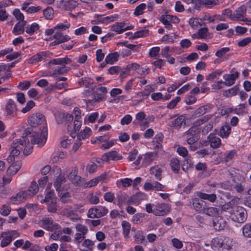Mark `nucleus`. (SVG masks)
Here are the masks:
<instances>
[{
    "instance_id": "1",
    "label": "nucleus",
    "mask_w": 251,
    "mask_h": 251,
    "mask_svg": "<svg viewBox=\"0 0 251 251\" xmlns=\"http://www.w3.org/2000/svg\"><path fill=\"white\" fill-rule=\"evenodd\" d=\"M229 217L233 221L238 223H244L247 218L246 210L240 206H234Z\"/></svg>"
},
{
    "instance_id": "2",
    "label": "nucleus",
    "mask_w": 251,
    "mask_h": 251,
    "mask_svg": "<svg viewBox=\"0 0 251 251\" xmlns=\"http://www.w3.org/2000/svg\"><path fill=\"white\" fill-rule=\"evenodd\" d=\"M48 136V128L46 126H44L40 135L37 133L29 135L27 136L30 140L31 144H37L39 147L43 146L46 143Z\"/></svg>"
},
{
    "instance_id": "3",
    "label": "nucleus",
    "mask_w": 251,
    "mask_h": 251,
    "mask_svg": "<svg viewBox=\"0 0 251 251\" xmlns=\"http://www.w3.org/2000/svg\"><path fill=\"white\" fill-rule=\"evenodd\" d=\"M20 233L16 230H8L2 232L0 233V239L2 240L0 242V246L4 248L10 245L12 241L16 238L19 237Z\"/></svg>"
},
{
    "instance_id": "4",
    "label": "nucleus",
    "mask_w": 251,
    "mask_h": 251,
    "mask_svg": "<svg viewBox=\"0 0 251 251\" xmlns=\"http://www.w3.org/2000/svg\"><path fill=\"white\" fill-rule=\"evenodd\" d=\"M32 129L31 128H27L25 131V132L23 134L22 137L24 139V146L25 148L24 150V154L25 155L30 154L32 152V145L31 142H30V139L27 136L31 134Z\"/></svg>"
},
{
    "instance_id": "5",
    "label": "nucleus",
    "mask_w": 251,
    "mask_h": 251,
    "mask_svg": "<svg viewBox=\"0 0 251 251\" xmlns=\"http://www.w3.org/2000/svg\"><path fill=\"white\" fill-rule=\"evenodd\" d=\"M44 115L40 113H35L30 115L28 119V124L32 127H36L45 122Z\"/></svg>"
},
{
    "instance_id": "6",
    "label": "nucleus",
    "mask_w": 251,
    "mask_h": 251,
    "mask_svg": "<svg viewBox=\"0 0 251 251\" xmlns=\"http://www.w3.org/2000/svg\"><path fill=\"white\" fill-rule=\"evenodd\" d=\"M108 210L104 206L90 208L88 212V217L90 218H100L107 214Z\"/></svg>"
},
{
    "instance_id": "7",
    "label": "nucleus",
    "mask_w": 251,
    "mask_h": 251,
    "mask_svg": "<svg viewBox=\"0 0 251 251\" xmlns=\"http://www.w3.org/2000/svg\"><path fill=\"white\" fill-rule=\"evenodd\" d=\"M78 172V168L74 167L68 175V178L73 184L80 185L83 183L84 179L77 175Z\"/></svg>"
},
{
    "instance_id": "8",
    "label": "nucleus",
    "mask_w": 251,
    "mask_h": 251,
    "mask_svg": "<svg viewBox=\"0 0 251 251\" xmlns=\"http://www.w3.org/2000/svg\"><path fill=\"white\" fill-rule=\"evenodd\" d=\"M117 205L121 208L123 209L126 204L131 205V197H129L125 193H120L117 195Z\"/></svg>"
},
{
    "instance_id": "9",
    "label": "nucleus",
    "mask_w": 251,
    "mask_h": 251,
    "mask_svg": "<svg viewBox=\"0 0 251 251\" xmlns=\"http://www.w3.org/2000/svg\"><path fill=\"white\" fill-rule=\"evenodd\" d=\"M57 6L65 10H70L77 6V3L74 0H60L57 1Z\"/></svg>"
},
{
    "instance_id": "10",
    "label": "nucleus",
    "mask_w": 251,
    "mask_h": 251,
    "mask_svg": "<svg viewBox=\"0 0 251 251\" xmlns=\"http://www.w3.org/2000/svg\"><path fill=\"white\" fill-rule=\"evenodd\" d=\"M247 12L246 6L242 5L237 8L233 13V21H247V18H245Z\"/></svg>"
},
{
    "instance_id": "11",
    "label": "nucleus",
    "mask_w": 251,
    "mask_h": 251,
    "mask_svg": "<svg viewBox=\"0 0 251 251\" xmlns=\"http://www.w3.org/2000/svg\"><path fill=\"white\" fill-rule=\"evenodd\" d=\"M175 20H177L178 18L176 17L169 15H163L159 19L160 21L164 24L165 28L168 30L171 29L172 26V23H174Z\"/></svg>"
},
{
    "instance_id": "12",
    "label": "nucleus",
    "mask_w": 251,
    "mask_h": 251,
    "mask_svg": "<svg viewBox=\"0 0 251 251\" xmlns=\"http://www.w3.org/2000/svg\"><path fill=\"white\" fill-rule=\"evenodd\" d=\"M70 70V68L66 65L62 66L60 67H57L54 69L52 72H49L46 75H44L43 76H50L52 77H58L60 75H63L67 74Z\"/></svg>"
},
{
    "instance_id": "13",
    "label": "nucleus",
    "mask_w": 251,
    "mask_h": 251,
    "mask_svg": "<svg viewBox=\"0 0 251 251\" xmlns=\"http://www.w3.org/2000/svg\"><path fill=\"white\" fill-rule=\"evenodd\" d=\"M50 54V52L48 51L40 52L30 57L28 62L32 64H36L44 60Z\"/></svg>"
},
{
    "instance_id": "14",
    "label": "nucleus",
    "mask_w": 251,
    "mask_h": 251,
    "mask_svg": "<svg viewBox=\"0 0 251 251\" xmlns=\"http://www.w3.org/2000/svg\"><path fill=\"white\" fill-rule=\"evenodd\" d=\"M122 155L118 153L116 151H112L104 153L102 156V159L103 161L108 162L110 160L117 161L122 159Z\"/></svg>"
},
{
    "instance_id": "15",
    "label": "nucleus",
    "mask_w": 251,
    "mask_h": 251,
    "mask_svg": "<svg viewBox=\"0 0 251 251\" xmlns=\"http://www.w3.org/2000/svg\"><path fill=\"white\" fill-rule=\"evenodd\" d=\"M133 28V26L132 25L126 26V24L124 22H117L112 26L111 30L118 34H120Z\"/></svg>"
},
{
    "instance_id": "16",
    "label": "nucleus",
    "mask_w": 251,
    "mask_h": 251,
    "mask_svg": "<svg viewBox=\"0 0 251 251\" xmlns=\"http://www.w3.org/2000/svg\"><path fill=\"white\" fill-rule=\"evenodd\" d=\"M42 224V226L45 229L49 231H52L55 228H57L56 227L58 226V225H55L53 223V221L51 218H45L41 221Z\"/></svg>"
},
{
    "instance_id": "17",
    "label": "nucleus",
    "mask_w": 251,
    "mask_h": 251,
    "mask_svg": "<svg viewBox=\"0 0 251 251\" xmlns=\"http://www.w3.org/2000/svg\"><path fill=\"white\" fill-rule=\"evenodd\" d=\"M210 147L213 149H217L221 145V139L214 133H211L207 138Z\"/></svg>"
},
{
    "instance_id": "18",
    "label": "nucleus",
    "mask_w": 251,
    "mask_h": 251,
    "mask_svg": "<svg viewBox=\"0 0 251 251\" xmlns=\"http://www.w3.org/2000/svg\"><path fill=\"white\" fill-rule=\"evenodd\" d=\"M239 76V73L235 72L231 74H226L223 75V78L225 80L224 84L227 86H230L235 83L236 79Z\"/></svg>"
},
{
    "instance_id": "19",
    "label": "nucleus",
    "mask_w": 251,
    "mask_h": 251,
    "mask_svg": "<svg viewBox=\"0 0 251 251\" xmlns=\"http://www.w3.org/2000/svg\"><path fill=\"white\" fill-rule=\"evenodd\" d=\"M226 223L224 219L220 216L216 217L213 220V226L215 230H223L226 225Z\"/></svg>"
},
{
    "instance_id": "20",
    "label": "nucleus",
    "mask_w": 251,
    "mask_h": 251,
    "mask_svg": "<svg viewBox=\"0 0 251 251\" xmlns=\"http://www.w3.org/2000/svg\"><path fill=\"white\" fill-rule=\"evenodd\" d=\"M169 207L167 204H159L153 209V214L156 216H163L169 212Z\"/></svg>"
},
{
    "instance_id": "21",
    "label": "nucleus",
    "mask_w": 251,
    "mask_h": 251,
    "mask_svg": "<svg viewBox=\"0 0 251 251\" xmlns=\"http://www.w3.org/2000/svg\"><path fill=\"white\" fill-rule=\"evenodd\" d=\"M212 108V106L209 104L201 106L194 111L193 116L195 118L200 117L206 113L210 112Z\"/></svg>"
},
{
    "instance_id": "22",
    "label": "nucleus",
    "mask_w": 251,
    "mask_h": 251,
    "mask_svg": "<svg viewBox=\"0 0 251 251\" xmlns=\"http://www.w3.org/2000/svg\"><path fill=\"white\" fill-rule=\"evenodd\" d=\"M71 62V59L68 57L58 58L50 60L48 63L49 66L51 65H60L61 66L68 64Z\"/></svg>"
},
{
    "instance_id": "23",
    "label": "nucleus",
    "mask_w": 251,
    "mask_h": 251,
    "mask_svg": "<svg viewBox=\"0 0 251 251\" xmlns=\"http://www.w3.org/2000/svg\"><path fill=\"white\" fill-rule=\"evenodd\" d=\"M194 208L199 213H202L204 209L205 202L199 198L192 199L191 202Z\"/></svg>"
},
{
    "instance_id": "24",
    "label": "nucleus",
    "mask_w": 251,
    "mask_h": 251,
    "mask_svg": "<svg viewBox=\"0 0 251 251\" xmlns=\"http://www.w3.org/2000/svg\"><path fill=\"white\" fill-rule=\"evenodd\" d=\"M157 156V152H148L144 155L142 165L144 166H147L155 159Z\"/></svg>"
},
{
    "instance_id": "25",
    "label": "nucleus",
    "mask_w": 251,
    "mask_h": 251,
    "mask_svg": "<svg viewBox=\"0 0 251 251\" xmlns=\"http://www.w3.org/2000/svg\"><path fill=\"white\" fill-rule=\"evenodd\" d=\"M163 138L164 136L162 133H158L155 135L152 142L154 149L160 150L162 148Z\"/></svg>"
},
{
    "instance_id": "26",
    "label": "nucleus",
    "mask_w": 251,
    "mask_h": 251,
    "mask_svg": "<svg viewBox=\"0 0 251 251\" xmlns=\"http://www.w3.org/2000/svg\"><path fill=\"white\" fill-rule=\"evenodd\" d=\"M5 109L8 115L14 117L16 114V106L14 101L11 99L9 100Z\"/></svg>"
},
{
    "instance_id": "27",
    "label": "nucleus",
    "mask_w": 251,
    "mask_h": 251,
    "mask_svg": "<svg viewBox=\"0 0 251 251\" xmlns=\"http://www.w3.org/2000/svg\"><path fill=\"white\" fill-rule=\"evenodd\" d=\"M26 22L25 20H22L18 22L14 26L13 32L15 35L23 34L25 31V26Z\"/></svg>"
},
{
    "instance_id": "28",
    "label": "nucleus",
    "mask_w": 251,
    "mask_h": 251,
    "mask_svg": "<svg viewBox=\"0 0 251 251\" xmlns=\"http://www.w3.org/2000/svg\"><path fill=\"white\" fill-rule=\"evenodd\" d=\"M226 240V239L225 238L223 239L221 237H217L214 238L212 241V245L213 246L216 248H224L225 249H228L229 247V246H226L225 244V241Z\"/></svg>"
},
{
    "instance_id": "29",
    "label": "nucleus",
    "mask_w": 251,
    "mask_h": 251,
    "mask_svg": "<svg viewBox=\"0 0 251 251\" xmlns=\"http://www.w3.org/2000/svg\"><path fill=\"white\" fill-rule=\"evenodd\" d=\"M198 32L201 39L208 40L212 38L213 37V34L209 32L207 27L201 28L198 30Z\"/></svg>"
},
{
    "instance_id": "30",
    "label": "nucleus",
    "mask_w": 251,
    "mask_h": 251,
    "mask_svg": "<svg viewBox=\"0 0 251 251\" xmlns=\"http://www.w3.org/2000/svg\"><path fill=\"white\" fill-rule=\"evenodd\" d=\"M147 199V195L142 192L137 193L131 196L132 204H138L141 201Z\"/></svg>"
},
{
    "instance_id": "31",
    "label": "nucleus",
    "mask_w": 251,
    "mask_h": 251,
    "mask_svg": "<svg viewBox=\"0 0 251 251\" xmlns=\"http://www.w3.org/2000/svg\"><path fill=\"white\" fill-rule=\"evenodd\" d=\"M183 125H185V117L183 115H180L172 121L171 126L176 129H178Z\"/></svg>"
},
{
    "instance_id": "32",
    "label": "nucleus",
    "mask_w": 251,
    "mask_h": 251,
    "mask_svg": "<svg viewBox=\"0 0 251 251\" xmlns=\"http://www.w3.org/2000/svg\"><path fill=\"white\" fill-rule=\"evenodd\" d=\"M58 195L60 201L63 203H68L70 201L71 194L68 192H63L62 190L58 191Z\"/></svg>"
},
{
    "instance_id": "33",
    "label": "nucleus",
    "mask_w": 251,
    "mask_h": 251,
    "mask_svg": "<svg viewBox=\"0 0 251 251\" xmlns=\"http://www.w3.org/2000/svg\"><path fill=\"white\" fill-rule=\"evenodd\" d=\"M39 188L37 183L33 181L31 182L28 189L25 192H26L28 197H31L36 195L38 192Z\"/></svg>"
},
{
    "instance_id": "34",
    "label": "nucleus",
    "mask_w": 251,
    "mask_h": 251,
    "mask_svg": "<svg viewBox=\"0 0 251 251\" xmlns=\"http://www.w3.org/2000/svg\"><path fill=\"white\" fill-rule=\"evenodd\" d=\"M28 197L25 191H21L17 194V195L11 197V200L15 203L17 202H21Z\"/></svg>"
},
{
    "instance_id": "35",
    "label": "nucleus",
    "mask_w": 251,
    "mask_h": 251,
    "mask_svg": "<svg viewBox=\"0 0 251 251\" xmlns=\"http://www.w3.org/2000/svg\"><path fill=\"white\" fill-rule=\"evenodd\" d=\"M198 196L202 200H206L211 202H214L217 199L216 195L215 194H208L202 192H199L198 193Z\"/></svg>"
},
{
    "instance_id": "36",
    "label": "nucleus",
    "mask_w": 251,
    "mask_h": 251,
    "mask_svg": "<svg viewBox=\"0 0 251 251\" xmlns=\"http://www.w3.org/2000/svg\"><path fill=\"white\" fill-rule=\"evenodd\" d=\"M119 57V54L117 52L110 53L106 56L105 62L106 64H112L118 60Z\"/></svg>"
},
{
    "instance_id": "37",
    "label": "nucleus",
    "mask_w": 251,
    "mask_h": 251,
    "mask_svg": "<svg viewBox=\"0 0 251 251\" xmlns=\"http://www.w3.org/2000/svg\"><path fill=\"white\" fill-rule=\"evenodd\" d=\"M151 174L155 176V178L158 180H161L162 170L158 166L151 167L150 169Z\"/></svg>"
},
{
    "instance_id": "38",
    "label": "nucleus",
    "mask_w": 251,
    "mask_h": 251,
    "mask_svg": "<svg viewBox=\"0 0 251 251\" xmlns=\"http://www.w3.org/2000/svg\"><path fill=\"white\" fill-rule=\"evenodd\" d=\"M66 181V179L64 175L60 174L57 176L53 184L57 191L61 190L60 187L62 184L65 183Z\"/></svg>"
},
{
    "instance_id": "39",
    "label": "nucleus",
    "mask_w": 251,
    "mask_h": 251,
    "mask_svg": "<svg viewBox=\"0 0 251 251\" xmlns=\"http://www.w3.org/2000/svg\"><path fill=\"white\" fill-rule=\"evenodd\" d=\"M53 38L61 43L68 41L70 39V37L69 36L67 35H64L60 31H56L53 35Z\"/></svg>"
},
{
    "instance_id": "40",
    "label": "nucleus",
    "mask_w": 251,
    "mask_h": 251,
    "mask_svg": "<svg viewBox=\"0 0 251 251\" xmlns=\"http://www.w3.org/2000/svg\"><path fill=\"white\" fill-rule=\"evenodd\" d=\"M92 134L90 128L86 127L82 131L77 134V138L79 140L88 138Z\"/></svg>"
},
{
    "instance_id": "41",
    "label": "nucleus",
    "mask_w": 251,
    "mask_h": 251,
    "mask_svg": "<svg viewBox=\"0 0 251 251\" xmlns=\"http://www.w3.org/2000/svg\"><path fill=\"white\" fill-rule=\"evenodd\" d=\"M78 83L80 86L89 88L90 86L93 83V80L90 77H84L79 79Z\"/></svg>"
},
{
    "instance_id": "42",
    "label": "nucleus",
    "mask_w": 251,
    "mask_h": 251,
    "mask_svg": "<svg viewBox=\"0 0 251 251\" xmlns=\"http://www.w3.org/2000/svg\"><path fill=\"white\" fill-rule=\"evenodd\" d=\"M239 90V86L235 85L231 89L226 90L223 93V95L227 98L231 97L236 95Z\"/></svg>"
},
{
    "instance_id": "43",
    "label": "nucleus",
    "mask_w": 251,
    "mask_h": 251,
    "mask_svg": "<svg viewBox=\"0 0 251 251\" xmlns=\"http://www.w3.org/2000/svg\"><path fill=\"white\" fill-rule=\"evenodd\" d=\"M122 226L124 237L125 238H128L129 234L131 230L130 224L126 221H123L122 222Z\"/></svg>"
},
{
    "instance_id": "44",
    "label": "nucleus",
    "mask_w": 251,
    "mask_h": 251,
    "mask_svg": "<svg viewBox=\"0 0 251 251\" xmlns=\"http://www.w3.org/2000/svg\"><path fill=\"white\" fill-rule=\"evenodd\" d=\"M170 166L172 171L175 173H178L180 169V161L178 159L174 158L170 161Z\"/></svg>"
},
{
    "instance_id": "45",
    "label": "nucleus",
    "mask_w": 251,
    "mask_h": 251,
    "mask_svg": "<svg viewBox=\"0 0 251 251\" xmlns=\"http://www.w3.org/2000/svg\"><path fill=\"white\" fill-rule=\"evenodd\" d=\"M149 34V30L144 29L135 32L133 36L129 37V39H134L138 38H141L147 36Z\"/></svg>"
},
{
    "instance_id": "46",
    "label": "nucleus",
    "mask_w": 251,
    "mask_h": 251,
    "mask_svg": "<svg viewBox=\"0 0 251 251\" xmlns=\"http://www.w3.org/2000/svg\"><path fill=\"white\" fill-rule=\"evenodd\" d=\"M202 19L197 18H191L189 20L190 25L194 29H197L199 26H202L201 22Z\"/></svg>"
},
{
    "instance_id": "47",
    "label": "nucleus",
    "mask_w": 251,
    "mask_h": 251,
    "mask_svg": "<svg viewBox=\"0 0 251 251\" xmlns=\"http://www.w3.org/2000/svg\"><path fill=\"white\" fill-rule=\"evenodd\" d=\"M133 237L136 243L143 244L145 241V236L141 230H137Z\"/></svg>"
},
{
    "instance_id": "48",
    "label": "nucleus",
    "mask_w": 251,
    "mask_h": 251,
    "mask_svg": "<svg viewBox=\"0 0 251 251\" xmlns=\"http://www.w3.org/2000/svg\"><path fill=\"white\" fill-rule=\"evenodd\" d=\"M47 205V210L50 213H55L57 212L58 205L56 201H51L50 202L46 203Z\"/></svg>"
},
{
    "instance_id": "49",
    "label": "nucleus",
    "mask_w": 251,
    "mask_h": 251,
    "mask_svg": "<svg viewBox=\"0 0 251 251\" xmlns=\"http://www.w3.org/2000/svg\"><path fill=\"white\" fill-rule=\"evenodd\" d=\"M202 213L209 216H216L218 215V210L216 207H207L204 208Z\"/></svg>"
},
{
    "instance_id": "50",
    "label": "nucleus",
    "mask_w": 251,
    "mask_h": 251,
    "mask_svg": "<svg viewBox=\"0 0 251 251\" xmlns=\"http://www.w3.org/2000/svg\"><path fill=\"white\" fill-rule=\"evenodd\" d=\"M98 195L99 194H97L94 195L93 193H89L87 197L88 201L92 204L98 203L100 201Z\"/></svg>"
},
{
    "instance_id": "51",
    "label": "nucleus",
    "mask_w": 251,
    "mask_h": 251,
    "mask_svg": "<svg viewBox=\"0 0 251 251\" xmlns=\"http://www.w3.org/2000/svg\"><path fill=\"white\" fill-rule=\"evenodd\" d=\"M45 200L46 203L50 202L51 201H56L57 198L55 197L53 190H50L45 194Z\"/></svg>"
},
{
    "instance_id": "52",
    "label": "nucleus",
    "mask_w": 251,
    "mask_h": 251,
    "mask_svg": "<svg viewBox=\"0 0 251 251\" xmlns=\"http://www.w3.org/2000/svg\"><path fill=\"white\" fill-rule=\"evenodd\" d=\"M39 29V25L36 23H33L30 26H27L26 27L25 32L29 34L32 35L34 33Z\"/></svg>"
},
{
    "instance_id": "53",
    "label": "nucleus",
    "mask_w": 251,
    "mask_h": 251,
    "mask_svg": "<svg viewBox=\"0 0 251 251\" xmlns=\"http://www.w3.org/2000/svg\"><path fill=\"white\" fill-rule=\"evenodd\" d=\"M43 14L46 19L51 20L54 16V11L51 7H48L43 11Z\"/></svg>"
},
{
    "instance_id": "54",
    "label": "nucleus",
    "mask_w": 251,
    "mask_h": 251,
    "mask_svg": "<svg viewBox=\"0 0 251 251\" xmlns=\"http://www.w3.org/2000/svg\"><path fill=\"white\" fill-rule=\"evenodd\" d=\"M243 235L248 238H251V224H246L242 227Z\"/></svg>"
},
{
    "instance_id": "55",
    "label": "nucleus",
    "mask_w": 251,
    "mask_h": 251,
    "mask_svg": "<svg viewBox=\"0 0 251 251\" xmlns=\"http://www.w3.org/2000/svg\"><path fill=\"white\" fill-rule=\"evenodd\" d=\"M230 130L231 128L229 126H222L220 131V136L223 138L227 137L230 132Z\"/></svg>"
},
{
    "instance_id": "56",
    "label": "nucleus",
    "mask_w": 251,
    "mask_h": 251,
    "mask_svg": "<svg viewBox=\"0 0 251 251\" xmlns=\"http://www.w3.org/2000/svg\"><path fill=\"white\" fill-rule=\"evenodd\" d=\"M147 5L145 3H141L138 5L135 9L134 15L138 16L144 13V10L146 8Z\"/></svg>"
},
{
    "instance_id": "57",
    "label": "nucleus",
    "mask_w": 251,
    "mask_h": 251,
    "mask_svg": "<svg viewBox=\"0 0 251 251\" xmlns=\"http://www.w3.org/2000/svg\"><path fill=\"white\" fill-rule=\"evenodd\" d=\"M223 72V71L222 70H217L209 74L206 77V80L212 81L217 78V76L220 75Z\"/></svg>"
},
{
    "instance_id": "58",
    "label": "nucleus",
    "mask_w": 251,
    "mask_h": 251,
    "mask_svg": "<svg viewBox=\"0 0 251 251\" xmlns=\"http://www.w3.org/2000/svg\"><path fill=\"white\" fill-rule=\"evenodd\" d=\"M201 3L206 6L211 8L219 3L218 0H200Z\"/></svg>"
},
{
    "instance_id": "59",
    "label": "nucleus",
    "mask_w": 251,
    "mask_h": 251,
    "mask_svg": "<svg viewBox=\"0 0 251 251\" xmlns=\"http://www.w3.org/2000/svg\"><path fill=\"white\" fill-rule=\"evenodd\" d=\"M94 242L92 241V240L87 239H84L82 243V246L83 247L86 248L88 249V251H92L94 247Z\"/></svg>"
},
{
    "instance_id": "60",
    "label": "nucleus",
    "mask_w": 251,
    "mask_h": 251,
    "mask_svg": "<svg viewBox=\"0 0 251 251\" xmlns=\"http://www.w3.org/2000/svg\"><path fill=\"white\" fill-rule=\"evenodd\" d=\"M75 228L76 231L78 232L77 233H80L85 236L88 231L87 227L86 226L81 224L76 225Z\"/></svg>"
},
{
    "instance_id": "61",
    "label": "nucleus",
    "mask_w": 251,
    "mask_h": 251,
    "mask_svg": "<svg viewBox=\"0 0 251 251\" xmlns=\"http://www.w3.org/2000/svg\"><path fill=\"white\" fill-rule=\"evenodd\" d=\"M211 117V115H207L201 118H199L194 122L193 125L195 126H199L209 120Z\"/></svg>"
},
{
    "instance_id": "62",
    "label": "nucleus",
    "mask_w": 251,
    "mask_h": 251,
    "mask_svg": "<svg viewBox=\"0 0 251 251\" xmlns=\"http://www.w3.org/2000/svg\"><path fill=\"white\" fill-rule=\"evenodd\" d=\"M81 117L79 114H76V119L74 122V128L73 130L74 132H76L79 131L81 126V122L79 120L80 119Z\"/></svg>"
},
{
    "instance_id": "63",
    "label": "nucleus",
    "mask_w": 251,
    "mask_h": 251,
    "mask_svg": "<svg viewBox=\"0 0 251 251\" xmlns=\"http://www.w3.org/2000/svg\"><path fill=\"white\" fill-rule=\"evenodd\" d=\"M230 49L228 47L222 48L216 52L215 55L218 57L221 58Z\"/></svg>"
},
{
    "instance_id": "64",
    "label": "nucleus",
    "mask_w": 251,
    "mask_h": 251,
    "mask_svg": "<svg viewBox=\"0 0 251 251\" xmlns=\"http://www.w3.org/2000/svg\"><path fill=\"white\" fill-rule=\"evenodd\" d=\"M35 106V102L33 100L28 101L26 106L22 109L23 113H25L30 111Z\"/></svg>"
}]
</instances>
